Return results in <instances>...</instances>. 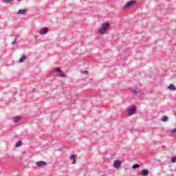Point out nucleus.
Instances as JSON below:
<instances>
[{"instance_id":"obj_4","label":"nucleus","mask_w":176,"mask_h":176,"mask_svg":"<svg viewBox=\"0 0 176 176\" xmlns=\"http://www.w3.org/2000/svg\"><path fill=\"white\" fill-rule=\"evenodd\" d=\"M135 107H132L128 111L129 115H134V112H135Z\"/></svg>"},{"instance_id":"obj_15","label":"nucleus","mask_w":176,"mask_h":176,"mask_svg":"<svg viewBox=\"0 0 176 176\" xmlns=\"http://www.w3.org/2000/svg\"><path fill=\"white\" fill-rule=\"evenodd\" d=\"M13 120H14V122H19V120H21V118L20 117H14Z\"/></svg>"},{"instance_id":"obj_17","label":"nucleus","mask_w":176,"mask_h":176,"mask_svg":"<svg viewBox=\"0 0 176 176\" xmlns=\"http://www.w3.org/2000/svg\"><path fill=\"white\" fill-rule=\"evenodd\" d=\"M132 168H140V164H135L132 166Z\"/></svg>"},{"instance_id":"obj_7","label":"nucleus","mask_w":176,"mask_h":176,"mask_svg":"<svg viewBox=\"0 0 176 176\" xmlns=\"http://www.w3.org/2000/svg\"><path fill=\"white\" fill-rule=\"evenodd\" d=\"M149 174V172L148 171V170H143L141 171V175L142 176H146Z\"/></svg>"},{"instance_id":"obj_16","label":"nucleus","mask_w":176,"mask_h":176,"mask_svg":"<svg viewBox=\"0 0 176 176\" xmlns=\"http://www.w3.org/2000/svg\"><path fill=\"white\" fill-rule=\"evenodd\" d=\"M131 91L133 93V94H138V93H140V91L137 89H132Z\"/></svg>"},{"instance_id":"obj_8","label":"nucleus","mask_w":176,"mask_h":176,"mask_svg":"<svg viewBox=\"0 0 176 176\" xmlns=\"http://www.w3.org/2000/svg\"><path fill=\"white\" fill-rule=\"evenodd\" d=\"M168 89H169V90H173L174 91H176V87L173 84H170V85L168 87Z\"/></svg>"},{"instance_id":"obj_14","label":"nucleus","mask_w":176,"mask_h":176,"mask_svg":"<svg viewBox=\"0 0 176 176\" xmlns=\"http://www.w3.org/2000/svg\"><path fill=\"white\" fill-rule=\"evenodd\" d=\"M21 145H23V142H21V141H19L16 143V148H20V146H21Z\"/></svg>"},{"instance_id":"obj_22","label":"nucleus","mask_w":176,"mask_h":176,"mask_svg":"<svg viewBox=\"0 0 176 176\" xmlns=\"http://www.w3.org/2000/svg\"><path fill=\"white\" fill-rule=\"evenodd\" d=\"M84 74H85V75H87V74H89V72L85 71V72H84Z\"/></svg>"},{"instance_id":"obj_20","label":"nucleus","mask_w":176,"mask_h":176,"mask_svg":"<svg viewBox=\"0 0 176 176\" xmlns=\"http://www.w3.org/2000/svg\"><path fill=\"white\" fill-rule=\"evenodd\" d=\"M172 163H176V157H174L172 159Z\"/></svg>"},{"instance_id":"obj_11","label":"nucleus","mask_w":176,"mask_h":176,"mask_svg":"<svg viewBox=\"0 0 176 176\" xmlns=\"http://www.w3.org/2000/svg\"><path fill=\"white\" fill-rule=\"evenodd\" d=\"M25 10H19V12H18V14H25Z\"/></svg>"},{"instance_id":"obj_24","label":"nucleus","mask_w":176,"mask_h":176,"mask_svg":"<svg viewBox=\"0 0 176 176\" xmlns=\"http://www.w3.org/2000/svg\"><path fill=\"white\" fill-rule=\"evenodd\" d=\"M14 43H16V40H14V41L12 42V45H14Z\"/></svg>"},{"instance_id":"obj_18","label":"nucleus","mask_w":176,"mask_h":176,"mask_svg":"<svg viewBox=\"0 0 176 176\" xmlns=\"http://www.w3.org/2000/svg\"><path fill=\"white\" fill-rule=\"evenodd\" d=\"M171 134H176V128L170 131Z\"/></svg>"},{"instance_id":"obj_9","label":"nucleus","mask_w":176,"mask_h":176,"mask_svg":"<svg viewBox=\"0 0 176 176\" xmlns=\"http://www.w3.org/2000/svg\"><path fill=\"white\" fill-rule=\"evenodd\" d=\"M70 159H71V160H74L73 161L74 164H75V163H76V155H71Z\"/></svg>"},{"instance_id":"obj_12","label":"nucleus","mask_w":176,"mask_h":176,"mask_svg":"<svg viewBox=\"0 0 176 176\" xmlns=\"http://www.w3.org/2000/svg\"><path fill=\"white\" fill-rule=\"evenodd\" d=\"M107 30H105V29H104L103 28H100V30H99V32H100V34H105V32H106Z\"/></svg>"},{"instance_id":"obj_1","label":"nucleus","mask_w":176,"mask_h":176,"mask_svg":"<svg viewBox=\"0 0 176 176\" xmlns=\"http://www.w3.org/2000/svg\"><path fill=\"white\" fill-rule=\"evenodd\" d=\"M134 5H135V1H129L125 4L123 9L124 10L130 9V8H133Z\"/></svg>"},{"instance_id":"obj_19","label":"nucleus","mask_w":176,"mask_h":176,"mask_svg":"<svg viewBox=\"0 0 176 176\" xmlns=\"http://www.w3.org/2000/svg\"><path fill=\"white\" fill-rule=\"evenodd\" d=\"M56 72H58V74H61V70L60 69V68H56L55 69Z\"/></svg>"},{"instance_id":"obj_21","label":"nucleus","mask_w":176,"mask_h":176,"mask_svg":"<svg viewBox=\"0 0 176 176\" xmlns=\"http://www.w3.org/2000/svg\"><path fill=\"white\" fill-rule=\"evenodd\" d=\"M65 76V74L64 73H60V77L64 78Z\"/></svg>"},{"instance_id":"obj_13","label":"nucleus","mask_w":176,"mask_h":176,"mask_svg":"<svg viewBox=\"0 0 176 176\" xmlns=\"http://www.w3.org/2000/svg\"><path fill=\"white\" fill-rule=\"evenodd\" d=\"M25 60H27V57H25V56H22V57L19 59V63H23V61H25Z\"/></svg>"},{"instance_id":"obj_23","label":"nucleus","mask_w":176,"mask_h":176,"mask_svg":"<svg viewBox=\"0 0 176 176\" xmlns=\"http://www.w3.org/2000/svg\"><path fill=\"white\" fill-rule=\"evenodd\" d=\"M12 0H5V2H10Z\"/></svg>"},{"instance_id":"obj_10","label":"nucleus","mask_w":176,"mask_h":176,"mask_svg":"<svg viewBox=\"0 0 176 176\" xmlns=\"http://www.w3.org/2000/svg\"><path fill=\"white\" fill-rule=\"evenodd\" d=\"M161 120L162 122H167V120H168V118H167L166 116H164L161 118Z\"/></svg>"},{"instance_id":"obj_3","label":"nucleus","mask_w":176,"mask_h":176,"mask_svg":"<svg viewBox=\"0 0 176 176\" xmlns=\"http://www.w3.org/2000/svg\"><path fill=\"white\" fill-rule=\"evenodd\" d=\"M46 164V162L44 161H39L36 163V166H38V167H45Z\"/></svg>"},{"instance_id":"obj_2","label":"nucleus","mask_w":176,"mask_h":176,"mask_svg":"<svg viewBox=\"0 0 176 176\" xmlns=\"http://www.w3.org/2000/svg\"><path fill=\"white\" fill-rule=\"evenodd\" d=\"M49 32V29L47 28H44L39 31V34L41 35H45V34H47Z\"/></svg>"},{"instance_id":"obj_6","label":"nucleus","mask_w":176,"mask_h":176,"mask_svg":"<svg viewBox=\"0 0 176 176\" xmlns=\"http://www.w3.org/2000/svg\"><path fill=\"white\" fill-rule=\"evenodd\" d=\"M102 28H103L104 30H108V28H109V23H103Z\"/></svg>"},{"instance_id":"obj_5","label":"nucleus","mask_w":176,"mask_h":176,"mask_svg":"<svg viewBox=\"0 0 176 176\" xmlns=\"http://www.w3.org/2000/svg\"><path fill=\"white\" fill-rule=\"evenodd\" d=\"M120 164H122L120 161H119V160L115 161L114 162V167H115V168H118V167H120Z\"/></svg>"}]
</instances>
